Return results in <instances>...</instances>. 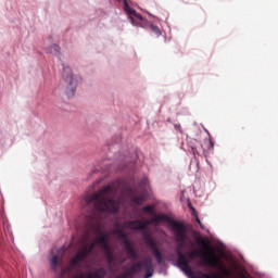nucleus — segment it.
I'll use <instances>...</instances> for the list:
<instances>
[{"instance_id":"obj_1","label":"nucleus","mask_w":278,"mask_h":278,"mask_svg":"<svg viewBox=\"0 0 278 278\" xmlns=\"http://www.w3.org/2000/svg\"><path fill=\"white\" fill-rule=\"evenodd\" d=\"M160 220H165L169 223L170 229L174 231L175 240L178 242V247L176 248L177 255V265L181 267L182 273L187 275L189 278H223V275L219 273L213 271L210 274L198 271L199 275L194 276V271L190 267V261L186 258V255L181 250L186 247V240H188V226L181 222H177L173 218H169L168 215H157L152 219V223H160Z\"/></svg>"},{"instance_id":"obj_19","label":"nucleus","mask_w":278,"mask_h":278,"mask_svg":"<svg viewBox=\"0 0 278 278\" xmlns=\"http://www.w3.org/2000/svg\"><path fill=\"white\" fill-rule=\"evenodd\" d=\"M195 220H197L198 225H200L201 229H203V223H201V219H199V217H197Z\"/></svg>"},{"instance_id":"obj_13","label":"nucleus","mask_w":278,"mask_h":278,"mask_svg":"<svg viewBox=\"0 0 278 278\" xmlns=\"http://www.w3.org/2000/svg\"><path fill=\"white\" fill-rule=\"evenodd\" d=\"M49 53H52L53 55H59L60 54V47L58 45H52L49 50Z\"/></svg>"},{"instance_id":"obj_15","label":"nucleus","mask_w":278,"mask_h":278,"mask_svg":"<svg viewBox=\"0 0 278 278\" xmlns=\"http://www.w3.org/2000/svg\"><path fill=\"white\" fill-rule=\"evenodd\" d=\"M113 233L115 236H119V238H122L123 242H125V238H127V235H125V232H123V230L117 228V229L113 230Z\"/></svg>"},{"instance_id":"obj_18","label":"nucleus","mask_w":278,"mask_h":278,"mask_svg":"<svg viewBox=\"0 0 278 278\" xmlns=\"http://www.w3.org/2000/svg\"><path fill=\"white\" fill-rule=\"evenodd\" d=\"M208 149H214V141L212 139L207 140Z\"/></svg>"},{"instance_id":"obj_9","label":"nucleus","mask_w":278,"mask_h":278,"mask_svg":"<svg viewBox=\"0 0 278 278\" xmlns=\"http://www.w3.org/2000/svg\"><path fill=\"white\" fill-rule=\"evenodd\" d=\"M147 225H149V222L132 220L126 223V227L134 229V231H143V229H147Z\"/></svg>"},{"instance_id":"obj_10","label":"nucleus","mask_w":278,"mask_h":278,"mask_svg":"<svg viewBox=\"0 0 278 278\" xmlns=\"http://www.w3.org/2000/svg\"><path fill=\"white\" fill-rule=\"evenodd\" d=\"M123 244L125 245V251H126L127 255L131 260H138V255L136 254V250H134V247H131V243L129 242V239L124 238Z\"/></svg>"},{"instance_id":"obj_20","label":"nucleus","mask_w":278,"mask_h":278,"mask_svg":"<svg viewBox=\"0 0 278 278\" xmlns=\"http://www.w3.org/2000/svg\"><path fill=\"white\" fill-rule=\"evenodd\" d=\"M192 153H193V155H197V149L195 148H192Z\"/></svg>"},{"instance_id":"obj_8","label":"nucleus","mask_w":278,"mask_h":278,"mask_svg":"<svg viewBox=\"0 0 278 278\" xmlns=\"http://www.w3.org/2000/svg\"><path fill=\"white\" fill-rule=\"evenodd\" d=\"M110 236H112V232H106L102 236L97 237L94 244H98V247H101L103 251H109L110 249Z\"/></svg>"},{"instance_id":"obj_6","label":"nucleus","mask_w":278,"mask_h":278,"mask_svg":"<svg viewBox=\"0 0 278 278\" xmlns=\"http://www.w3.org/2000/svg\"><path fill=\"white\" fill-rule=\"evenodd\" d=\"M117 1L118 3H124V11L127 14L130 23L136 27H140V25H142V21H144L142 15L138 14L136 10L131 9V7H129V3H127V0H117Z\"/></svg>"},{"instance_id":"obj_7","label":"nucleus","mask_w":278,"mask_h":278,"mask_svg":"<svg viewBox=\"0 0 278 278\" xmlns=\"http://www.w3.org/2000/svg\"><path fill=\"white\" fill-rule=\"evenodd\" d=\"M147 245L149 247L150 251H152V255L155 257L157 264H164V256L157 247V242L152 238L147 239Z\"/></svg>"},{"instance_id":"obj_5","label":"nucleus","mask_w":278,"mask_h":278,"mask_svg":"<svg viewBox=\"0 0 278 278\" xmlns=\"http://www.w3.org/2000/svg\"><path fill=\"white\" fill-rule=\"evenodd\" d=\"M62 88L67 97H75V92L77 90V79H75V76H73V71L68 66L63 67Z\"/></svg>"},{"instance_id":"obj_14","label":"nucleus","mask_w":278,"mask_h":278,"mask_svg":"<svg viewBox=\"0 0 278 278\" xmlns=\"http://www.w3.org/2000/svg\"><path fill=\"white\" fill-rule=\"evenodd\" d=\"M150 31H153V34H155V36L160 37L162 36V30L160 29V27L155 26V25H150Z\"/></svg>"},{"instance_id":"obj_17","label":"nucleus","mask_w":278,"mask_h":278,"mask_svg":"<svg viewBox=\"0 0 278 278\" xmlns=\"http://www.w3.org/2000/svg\"><path fill=\"white\" fill-rule=\"evenodd\" d=\"M104 251L106 253L108 261L109 262H114V255H112V252L110 251V248H109V250H104Z\"/></svg>"},{"instance_id":"obj_4","label":"nucleus","mask_w":278,"mask_h":278,"mask_svg":"<svg viewBox=\"0 0 278 278\" xmlns=\"http://www.w3.org/2000/svg\"><path fill=\"white\" fill-rule=\"evenodd\" d=\"M86 260V256L84 255V252L78 251L70 261V266L64 267V260L60 257V254H52V256L49 258L50 267L53 273H56L60 278L66 277V275H70L71 270L75 268L76 266H79V262H84Z\"/></svg>"},{"instance_id":"obj_16","label":"nucleus","mask_w":278,"mask_h":278,"mask_svg":"<svg viewBox=\"0 0 278 278\" xmlns=\"http://www.w3.org/2000/svg\"><path fill=\"white\" fill-rule=\"evenodd\" d=\"M142 211L147 214H153V205H146L142 207Z\"/></svg>"},{"instance_id":"obj_12","label":"nucleus","mask_w":278,"mask_h":278,"mask_svg":"<svg viewBox=\"0 0 278 278\" xmlns=\"http://www.w3.org/2000/svg\"><path fill=\"white\" fill-rule=\"evenodd\" d=\"M131 201L135 205H142L144 203V195L132 197Z\"/></svg>"},{"instance_id":"obj_21","label":"nucleus","mask_w":278,"mask_h":278,"mask_svg":"<svg viewBox=\"0 0 278 278\" xmlns=\"http://www.w3.org/2000/svg\"><path fill=\"white\" fill-rule=\"evenodd\" d=\"M98 233H101V228L98 227Z\"/></svg>"},{"instance_id":"obj_3","label":"nucleus","mask_w":278,"mask_h":278,"mask_svg":"<svg viewBox=\"0 0 278 278\" xmlns=\"http://www.w3.org/2000/svg\"><path fill=\"white\" fill-rule=\"evenodd\" d=\"M197 244L199 247H203L204 251H207L208 255L203 254L202 251L192 250L187 252V261L192 262L194 257H202L203 261L199 263L200 266H211V268H218L223 275H229V269L225 267V263L220 261L218 256H216V253L210 248V244H207V241H205L203 238H197L195 239Z\"/></svg>"},{"instance_id":"obj_11","label":"nucleus","mask_w":278,"mask_h":278,"mask_svg":"<svg viewBox=\"0 0 278 278\" xmlns=\"http://www.w3.org/2000/svg\"><path fill=\"white\" fill-rule=\"evenodd\" d=\"M94 247H97V243L91 242V243L85 245L84 249L80 250V253H84V256L88 257V255H90V253H92L94 251Z\"/></svg>"},{"instance_id":"obj_2","label":"nucleus","mask_w":278,"mask_h":278,"mask_svg":"<svg viewBox=\"0 0 278 278\" xmlns=\"http://www.w3.org/2000/svg\"><path fill=\"white\" fill-rule=\"evenodd\" d=\"M114 197H116V188L114 185H106L99 191L85 195L80 206L92 217L97 214H118L121 202L114 200Z\"/></svg>"}]
</instances>
